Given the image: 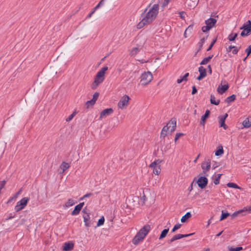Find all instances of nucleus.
<instances>
[{
    "instance_id": "nucleus-1",
    "label": "nucleus",
    "mask_w": 251,
    "mask_h": 251,
    "mask_svg": "<svg viewBox=\"0 0 251 251\" xmlns=\"http://www.w3.org/2000/svg\"><path fill=\"white\" fill-rule=\"evenodd\" d=\"M159 5L154 4L149 9L146 8L141 15V21L137 24V28L141 29L145 25L151 23L156 18L158 13Z\"/></svg>"
},
{
    "instance_id": "nucleus-2",
    "label": "nucleus",
    "mask_w": 251,
    "mask_h": 251,
    "mask_svg": "<svg viewBox=\"0 0 251 251\" xmlns=\"http://www.w3.org/2000/svg\"><path fill=\"white\" fill-rule=\"evenodd\" d=\"M151 230V226L149 225H145L137 233L132 240V244L137 245L143 241L147 235Z\"/></svg>"
},
{
    "instance_id": "nucleus-3",
    "label": "nucleus",
    "mask_w": 251,
    "mask_h": 251,
    "mask_svg": "<svg viewBox=\"0 0 251 251\" xmlns=\"http://www.w3.org/2000/svg\"><path fill=\"white\" fill-rule=\"evenodd\" d=\"M176 121L175 120L171 119L166 125L164 126L161 132L160 138L162 140H165V137L169 134H171L172 132L174 131L176 128Z\"/></svg>"
},
{
    "instance_id": "nucleus-4",
    "label": "nucleus",
    "mask_w": 251,
    "mask_h": 251,
    "mask_svg": "<svg viewBox=\"0 0 251 251\" xmlns=\"http://www.w3.org/2000/svg\"><path fill=\"white\" fill-rule=\"evenodd\" d=\"M163 161L162 159H156L150 164L149 167L152 169V173L154 175L158 176L160 174L161 171V164Z\"/></svg>"
},
{
    "instance_id": "nucleus-5",
    "label": "nucleus",
    "mask_w": 251,
    "mask_h": 251,
    "mask_svg": "<svg viewBox=\"0 0 251 251\" xmlns=\"http://www.w3.org/2000/svg\"><path fill=\"white\" fill-rule=\"evenodd\" d=\"M152 74L150 72H144L141 75L140 83L142 85H146L152 80Z\"/></svg>"
},
{
    "instance_id": "nucleus-6",
    "label": "nucleus",
    "mask_w": 251,
    "mask_h": 251,
    "mask_svg": "<svg viewBox=\"0 0 251 251\" xmlns=\"http://www.w3.org/2000/svg\"><path fill=\"white\" fill-rule=\"evenodd\" d=\"M29 199L27 197L23 198L20 201H18L14 207L16 212H19L24 209L27 205Z\"/></svg>"
},
{
    "instance_id": "nucleus-7",
    "label": "nucleus",
    "mask_w": 251,
    "mask_h": 251,
    "mask_svg": "<svg viewBox=\"0 0 251 251\" xmlns=\"http://www.w3.org/2000/svg\"><path fill=\"white\" fill-rule=\"evenodd\" d=\"M247 23L248 24H244L240 28V29H243L241 33V36H246L251 34V21L248 20Z\"/></svg>"
},
{
    "instance_id": "nucleus-8",
    "label": "nucleus",
    "mask_w": 251,
    "mask_h": 251,
    "mask_svg": "<svg viewBox=\"0 0 251 251\" xmlns=\"http://www.w3.org/2000/svg\"><path fill=\"white\" fill-rule=\"evenodd\" d=\"M129 100L130 98L128 96L126 95H124L123 97H122V98L118 102V108L121 109L126 108L128 104V101Z\"/></svg>"
},
{
    "instance_id": "nucleus-9",
    "label": "nucleus",
    "mask_w": 251,
    "mask_h": 251,
    "mask_svg": "<svg viewBox=\"0 0 251 251\" xmlns=\"http://www.w3.org/2000/svg\"><path fill=\"white\" fill-rule=\"evenodd\" d=\"M203 173L206 175V173L209 171L211 168V161L209 159H205L201 165Z\"/></svg>"
},
{
    "instance_id": "nucleus-10",
    "label": "nucleus",
    "mask_w": 251,
    "mask_h": 251,
    "mask_svg": "<svg viewBox=\"0 0 251 251\" xmlns=\"http://www.w3.org/2000/svg\"><path fill=\"white\" fill-rule=\"evenodd\" d=\"M196 183L200 188L203 189L206 186L208 183V179L205 176H201L198 178L196 181Z\"/></svg>"
},
{
    "instance_id": "nucleus-11",
    "label": "nucleus",
    "mask_w": 251,
    "mask_h": 251,
    "mask_svg": "<svg viewBox=\"0 0 251 251\" xmlns=\"http://www.w3.org/2000/svg\"><path fill=\"white\" fill-rule=\"evenodd\" d=\"M82 213L83 214V218L84 222L85 223V226L86 227H89L91 225L90 213L87 211L86 208L83 209Z\"/></svg>"
},
{
    "instance_id": "nucleus-12",
    "label": "nucleus",
    "mask_w": 251,
    "mask_h": 251,
    "mask_svg": "<svg viewBox=\"0 0 251 251\" xmlns=\"http://www.w3.org/2000/svg\"><path fill=\"white\" fill-rule=\"evenodd\" d=\"M199 1V0H186L185 6L189 9L194 8L197 5Z\"/></svg>"
},
{
    "instance_id": "nucleus-13",
    "label": "nucleus",
    "mask_w": 251,
    "mask_h": 251,
    "mask_svg": "<svg viewBox=\"0 0 251 251\" xmlns=\"http://www.w3.org/2000/svg\"><path fill=\"white\" fill-rule=\"evenodd\" d=\"M84 203L83 202L79 203L76 205L74 210L71 212V215L72 216L77 215L81 210Z\"/></svg>"
},
{
    "instance_id": "nucleus-14",
    "label": "nucleus",
    "mask_w": 251,
    "mask_h": 251,
    "mask_svg": "<svg viewBox=\"0 0 251 251\" xmlns=\"http://www.w3.org/2000/svg\"><path fill=\"white\" fill-rule=\"evenodd\" d=\"M227 114H225L224 116H220L219 117V126L220 127H223L224 129H226L227 128V126L225 124V120L227 117Z\"/></svg>"
},
{
    "instance_id": "nucleus-15",
    "label": "nucleus",
    "mask_w": 251,
    "mask_h": 251,
    "mask_svg": "<svg viewBox=\"0 0 251 251\" xmlns=\"http://www.w3.org/2000/svg\"><path fill=\"white\" fill-rule=\"evenodd\" d=\"M108 70V67L104 66L102 67L100 71H99L97 75L96 76L98 78H100V79L104 80V75L105 73V72Z\"/></svg>"
},
{
    "instance_id": "nucleus-16",
    "label": "nucleus",
    "mask_w": 251,
    "mask_h": 251,
    "mask_svg": "<svg viewBox=\"0 0 251 251\" xmlns=\"http://www.w3.org/2000/svg\"><path fill=\"white\" fill-rule=\"evenodd\" d=\"M108 70V67L104 66L102 67L100 71H99L97 75L96 76L98 78H100V79L104 80V75L105 73V72Z\"/></svg>"
},
{
    "instance_id": "nucleus-17",
    "label": "nucleus",
    "mask_w": 251,
    "mask_h": 251,
    "mask_svg": "<svg viewBox=\"0 0 251 251\" xmlns=\"http://www.w3.org/2000/svg\"><path fill=\"white\" fill-rule=\"evenodd\" d=\"M105 0H100L99 3L93 8L92 11L87 15V18H91L92 15L95 13L97 9L104 5V1Z\"/></svg>"
},
{
    "instance_id": "nucleus-18",
    "label": "nucleus",
    "mask_w": 251,
    "mask_h": 251,
    "mask_svg": "<svg viewBox=\"0 0 251 251\" xmlns=\"http://www.w3.org/2000/svg\"><path fill=\"white\" fill-rule=\"evenodd\" d=\"M194 234V233H192L188 234H178L175 235L169 240V243H172L176 240H178V239H181L183 237H188L189 236L193 235Z\"/></svg>"
},
{
    "instance_id": "nucleus-19",
    "label": "nucleus",
    "mask_w": 251,
    "mask_h": 251,
    "mask_svg": "<svg viewBox=\"0 0 251 251\" xmlns=\"http://www.w3.org/2000/svg\"><path fill=\"white\" fill-rule=\"evenodd\" d=\"M74 244L71 242H65L62 246V250L65 251H70L73 249Z\"/></svg>"
},
{
    "instance_id": "nucleus-20",
    "label": "nucleus",
    "mask_w": 251,
    "mask_h": 251,
    "mask_svg": "<svg viewBox=\"0 0 251 251\" xmlns=\"http://www.w3.org/2000/svg\"><path fill=\"white\" fill-rule=\"evenodd\" d=\"M113 112V110L111 108L104 109L100 112V118L102 119L103 117H106L112 114Z\"/></svg>"
},
{
    "instance_id": "nucleus-21",
    "label": "nucleus",
    "mask_w": 251,
    "mask_h": 251,
    "mask_svg": "<svg viewBox=\"0 0 251 251\" xmlns=\"http://www.w3.org/2000/svg\"><path fill=\"white\" fill-rule=\"evenodd\" d=\"M216 22L217 20L212 18H210L205 21V25L209 26L210 28H212L213 27H214Z\"/></svg>"
},
{
    "instance_id": "nucleus-22",
    "label": "nucleus",
    "mask_w": 251,
    "mask_h": 251,
    "mask_svg": "<svg viewBox=\"0 0 251 251\" xmlns=\"http://www.w3.org/2000/svg\"><path fill=\"white\" fill-rule=\"evenodd\" d=\"M103 81V80L100 79V78H98L97 76H96L94 82L92 84L91 88L93 90H95L98 85L102 83Z\"/></svg>"
},
{
    "instance_id": "nucleus-23",
    "label": "nucleus",
    "mask_w": 251,
    "mask_h": 251,
    "mask_svg": "<svg viewBox=\"0 0 251 251\" xmlns=\"http://www.w3.org/2000/svg\"><path fill=\"white\" fill-rule=\"evenodd\" d=\"M76 201L75 200L72 198L69 199L63 204V208L66 209L73 206Z\"/></svg>"
},
{
    "instance_id": "nucleus-24",
    "label": "nucleus",
    "mask_w": 251,
    "mask_h": 251,
    "mask_svg": "<svg viewBox=\"0 0 251 251\" xmlns=\"http://www.w3.org/2000/svg\"><path fill=\"white\" fill-rule=\"evenodd\" d=\"M228 85L227 84L221 85V86H219L217 89V91L219 94H222L225 93L228 89Z\"/></svg>"
},
{
    "instance_id": "nucleus-25",
    "label": "nucleus",
    "mask_w": 251,
    "mask_h": 251,
    "mask_svg": "<svg viewBox=\"0 0 251 251\" xmlns=\"http://www.w3.org/2000/svg\"><path fill=\"white\" fill-rule=\"evenodd\" d=\"M70 167L69 164L65 162H63L60 165V169L62 170V173L64 172Z\"/></svg>"
},
{
    "instance_id": "nucleus-26",
    "label": "nucleus",
    "mask_w": 251,
    "mask_h": 251,
    "mask_svg": "<svg viewBox=\"0 0 251 251\" xmlns=\"http://www.w3.org/2000/svg\"><path fill=\"white\" fill-rule=\"evenodd\" d=\"M189 73H187L183 76H180V78L177 79V83L179 84V83H181L182 81H187V80H188L187 77L189 76Z\"/></svg>"
},
{
    "instance_id": "nucleus-27",
    "label": "nucleus",
    "mask_w": 251,
    "mask_h": 251,
    "mask_svg": "<svg viewBox=\"0 0 251 251\" xmlns=\"http://www.w3.org/2000/svg\"><path fill=\"white\" fill-rule=\"evenodd\" d=\"M249 211L250 212H251V206H249L248 208L247 207H245L243 209H241V210H240L238 211H236L232 215V216L233 217H235L237 214L241 213V212H245V211Z\"/></svg>"
},
{
    "instance_id": "nucleus-28",
    "label": "nucleus",
    "mask_w": 251,
    "mask_h": 251,
    "mask_svg": "<svg viewBox=\"0 0 251 251\" xmlns=\"http://www.w3.org/2000/svg\"><path fill=\"white\" fill-rule=\"evenodd\" d=\"M243 126L244 127L248 128L251 126V119L249 118H246L245 120L243 122Z\"/></svg>"
},
{
    "instance_id": "nucleus-29",
    "label": "nucleus",
    "mask_w": 251,
    "mask_h": 251,
    "mask_svg": "<svg viewBox=\"0 0 251 251\" xmlns=\"http://www.w3.org/2000/svg\"><path fill=\"white\" fill-rule=\"evenodd\" d=\"M220 100H216L215 96L213 95H211L210 102L211 104L217 105L220 103Z\"/></svg>"
},
{
    "instance_id": "nucleus-30",
    "label": "nucleus",
    "mask_w": 251,
    "mask_h": 251,
    "mask_svg": "<svg viewBox=\"0 0 251 251\" xmlns=\"http://www.w3.org/2000/svg\"><path fill=\"white\" fill-rule=\"evenodd\" d=\"M236 99V96L234 94L230 96H229L226 98L225 100L226 102L227 103H229L233 101H234Z\"/></svg>"
},
{
    "instance_id": "nucleus-31",
    "label": "nucleus",
    "mask_w": 251,
    "mask_h": 251,
    "mask_svg": "<svg viewBox=\"0 0 251 251\" xmlns=\"http://www.w3.org/2000/svg\"><path fill=\"white\" fill-rule=\"evenodd\" d=\"M213 55H211L208 57L204 58L200 63L201 65H205L208 63L213 57Z\"/></svg>"
},
{
    "instance_id": "nucleus-32",
    "label": "nucleus",
    "mask_w": 251,
    "mask_h": 251,
    "mask_svg": "<svg viewBox=\"0 0 251 251\" xmlns=\"http://www.w3.org/2000/svg\"><path fill=\"white\" fill-rule=\"evenodd\" d=\"M191 217V214L190 212H187L186 214L182 217L181 218V222L182 223H185L187 219L190 218Z\"/></svg>"
},
{
    "instance_id": "nucleus-33",
    "label": "nucleus",
    "mask_w": 251,
    "mask_h": 251,
    "mask_svg": "<svg viewBox=\"0 0 251 251\" xmlns=\"http://www.w3.org/2000/svg\"><path fill=\"white\" fill-rule=\"evenodd\" d=\"M169 230V228L164 229L161 232V233L160 235V236L159 237V239L160 240H161V239H163L164 238H165L166 236L167 233H168Z\"/></svg>"
},
{
    "instance_id": "nucleus-34",
    "label": "nucleus",
    "mask_w": 251,
    "mask_h": 251,
    "mask_svg": "<svg viewBox=\"0 0 251 251\" xmlns=\"http://www.w3.org/2000/svg\"><path fill=\"white\" fill-rule=\"evenodd\" d=\"M223 153H224V151H223V147L221 146H220L218 147V149L215 151V154L216 156H219V155H221L222 154H223Z\"/></svg>"
},
{
    "instance_id": "nucleus-35",
    "label": "nucleus",
    "mask_w": 251,
    "mask_h": 251,
    "mask_svg": "<svg viewBox=\"0 0 251 251\" xmlns=\"http://www.w3.org/2000/svg\"><path fill=\"white\" fill-rule=\"evenodd\" d=\"M95 102L93 101V100H88L86 103H85V106L86 107V108L87 109H89V108H92L93 105L95 104Z\"/></svg>"
},
{
    "instance_id": "nucleus-36",
    "label": "nucleus",
    "mask_w": 251,
    "mask_h": 251,
    "mask_svg": "<svg viewBox=\"0 0 251 251\" xmlns=\"http://www.w3.org/2000/svg\"><path fill=\"white\" fill-rule=\"evenodd\" d=\"M199 72L200 73V75H201L204 77L206 75V69L202 66H201L199 68Z\"/></svg>"
},
{
    "instance_id": "nucleus-37",
    "label": "nucleus",
    "mask_w": 251,
    "mask_h": 251,
    "mask_svg": "<svg viewBox=\"0 0 251 251\" xmlns=\"http://www.w3.org/2000/svg\"><path fill=\"white\" fill-rule=\"evenodd\" d=\"M139 50L140 49L138 48H133L130 51V55L135 56L139 52Z\"/></svg>"
},
{
    "instance_id": "nucleus-38",
    "label": "nucleus",
    "mask_w": 251,
    "mask_h": 251,
    "mask_svg": "<svg viewBox=\"0 0 251 251\" xmlns=\"http://www.w3.org/2000/svg\"><path fill=\"white\" fill-rule=\"evenodd\" d=\"M222 174H219L215 176V178L214 179L213 182L215 185H218L220 182V179L221 178Z\"/></svg>"
},
{
    "instance_id": "nucleus-39",
    "label": "nucleus",
    "mask_w": 251,
    "mask_h": 251,
    "mask_svg": "<svg viewBox=\"0 0 251 251\" xmlns=\"http://www.w3.org/2000/svg\"><path fill=\"white\" fill-rule=\"evenodd\" d=\"M237 35H238L237 33H231L228 35V39L230 41H233L235 40V39L237 37Z\"/></svg>"
},
{
    "instance_id": "nucleus-40",
    "label": "nucleus",
    "mask_w": 251,
    "mask_h": 251,
    "mask_svg": "<svg viewBox=\"0 0 251 251\" xmlns=\"http://www.w3.org/2000/svg\"><path fill=\"white\" fill-rule=\"evenodd\" d=\"M229 213L228 212H224L223 210L222 211V215L220 217V220L223 221L229 216Z\"/></svg>"
},
{
    "instance_id": "nucleus-41",
    "label": "nucleus",
    "mask_w": 251,
    "mask_h": 251,
    "mask_svg": "<svg viewBox=\"0 0 251 251\" xmlns=\"http://www.w3.org/2000/svg\"><path fill=\"white\" fill-rule=\"evenodd\" d=\"M227 186L230 188H233L235 189H240L241 188L238 186L236 184L233 182H229L227 184Z\"/></svg>"
},
{
    "instance_id": "nucleus-42",
    "label": "nucleus",
    "mask_w": 251,
    "mask_h": 251,
    "mask_svg": "<svg viewBox=\"0 0 251 251\" xmlns=\"http://www.w3.org/2000/svg\"><path fill=\"white\" fill-rule=\"evenodd\" d=\"M206 39H207V37H206L205 38L203 37L200 40V41L199 43V49L198 51L201 50V48H202V47L203 44L204 43L205 41L206 40Z\"/></svg>"
},
{
    "instance_id": "nucleus-43",
    "label": "nucleus",
    "mask_w": 251,
    "mask_h": 251,
    "mask_svg": "<svg viewBox=\"0 0 251 251\" xmlns=\"http://www.w3.org/2000/svg\"><path fill=\"white\" fill-rule=\"evenodd\" d=\"M104 218L103 216H102L100 219L97 223V226H100L104 224Z\"/></svg>"
},
{
    "instance_id": "nucleus-44",
    "label": "nucleus",
    "mask_w": 251,
    "mask_h": 251,
    "mask_svg": "<svg viewBox=\"0 0 251 251\" xmlns=\"http://www.w3.org/2000/svg\"><path fill=\"white\" fill-rule=\"evenodd\" d=\"M76 113L75 111H74L73 112L72 114H71L66 119V122H70V121H71L73 118L75 116V115H76Z\"/></svg>"
},
{
    "instance_id": "nucleus-45",
    "label": "nucleus",
    "mask_w": 251,
    "mask_h": 251,
    "mask_svg": "<svg viewBox=\"0 0 251 251\" xmlns=\"http://www.w3.org/2000/svg\"><path fill=\"white\" fill-rule=\"evenodd\" d=\"M147 200V198L146 196H145V194L143 193V195L141 197V199H140V202H141L142 204L144 205L145 203Z\"/></svg>"
},
{
    "instance_id": "nucleus-46",
    "label": "nucleus",
    "mask_w": 251,
    "mask_h": 251,
    "mask_svg": "<svg viewBox=\"0 0 251 251\" xmlns=\"http://www.w3.org/2000/svg\"><path fill=\"white\" fill-rule=\"evenodd\" d=\"M210 111L209 110H206L205 114L201 116V118L202 119H204L206 120V118L209 116L210 114Z\"/></svg>"
},
{
    "instance_id": "nucleus-47",
    "label": "nucleus",
    "mask_w": 251,
    "mask_h": 251,
    "mask_svg": "<svg viewBox=\"0 0 251 251\" xmlns=\"http://www.w3.org/2000/svg\"><path fill=\"white\" fill-rule=\"evenodd\" d=\"M216 40H217V38H215L213 40V41L211 43L210 46H209L208 48L207 49V51H209L212 49V47L213 46V45H214L215 42H216Z\"/></svg>"
},
{
    "instance_id": "nucleus-48",
    "label": "nucleus",
    "mask_w": 251,
    "mask_h": 251,
    "mask_svg": "<svg viewBox=\"0 0 251 251\" xmlns=\"http://www.w3.org/2000/svg\"><path fill=\"white\" fill-rule=\"evenodd\" d=\"M99 93H98V92L95 93L93 96V98H92V100H93V101L95 102H96V100H97V99L99 97Z\"/></svg>"
},
{
    "instance_id": "nucleus-49",
    "label": "nucleus",
    "mask_w": 251,
    "mask_h": 251,
    "mask_svg": "<svg viewBox=\"0 0 251 251\" xmlns=\"http://www.w3.org/2000/svg\"><path fill=\"white\" fill-rule=\"evenodd\" d=\"M181 225L180 224H176L173 227V228L172 229V231L173 232H174L177 229H179L180 226H181Z\"/></svg>"
},
{
    "instance_id": "nucleus-50",
    "label": "nucleus",
    "mask_w": 251,
    "mask_h": 251,
    "mask_svg": "<svg viewBox=\"0 0 251 251\" xmlns=\"http://www.w3.org/2000/svg\"><path fill=\"white\" fill-rule=\"evenodd\" d=\"M211 28L209 26H208L206 25L203 26L201 28V30L202 32H206L209 31Z\"/></svg>"
},
{
    "instance_id": "nucleus-51",
    "label": "nucleus",
    "mask_w": 251,
    "mask_h": 251,
    "mask_svg": "<svg viewBox=\"0 0 251 251\" xmlns=\"http://www.w3.org/2000/svg\"><path fill=\"white\" fill-rule=\"evenodd\" d=\"M183 135H184V134L182 133H177L176 134V136L175 137V141H176L180 136H182Z\"/></svg>"
},
{
    "instance_id": "nucleus-52",
    "label": "nucleus",
    "mask_w": 251,
    "mask_h": 251,
    "mask_svg": "<svg viewBox=\"0 0 251 251\" xmlns=\"http://www.w3.org/2000/svg\"><path fill=\"white\" fill-rule=\"evenodd\" d=\"M245 52L247 53V56H249L251 53V45H250L248 48L246 49Z\"/></svg>"
},
{
    "instance_id": "nucleus-53",
    "label": "nucleus",
    "mask_w": 251,
    "mask_h": 251,
    "mask_svg": "<svg viewBox=\"0 0 251 251\" xmlns=\"http://www.w3.org/2000/svg\"><path fill=\"white\" fill-rule=\"evenodd\" d=\"M242 249V248L241 247H236L234 248H229V251H239L240 250H241Z\"/></svg>"
},
{
    "instance_id": "nucleus-54",
    "label": "nucleus",
    "mask_w": 251,
    "mask_h": 251,
    "mask_svg": "<svg viewBox=\"0 0 251 251\" xmlns=\"http://www.w3.org/2000/svg\"><path fill=\"white\" fill-rule=\"evenodd\" d=\"M6 184L5 180H2L0 181V190H1L3 189Z\"/></svg>"
},
{
    "instance_id": "nucleus-55",
    "label": "nucleus",
    "mask_w": 251,
    "mask_h": 251,
    "mask_svg": "<svg viewBox=\"0 0 251 251\" xmlns=\"http://www.w3.org/2000/svg\"><path fill=\"white\" fill-rule=\"evenodd\" d=\"M197 93V89H196V87L195 86H193L192 87V94L194 95L196 93Z\"/></svg>"
},
{
    "instance_id": "nucleus-56",
    "label": "nucleus",
    "mask_w": 251,
    "mask_h": 251,
    "mask_svg": "<svg viewBox=\"0 0 251 251\" xmlns=\"http://www.w3.org/2000/svg\"><path fill=\"white\" fill-rule=\"evenodd\" d=\"M239 51V49H237L235 47V48L233 49V50H232V52L234 54H236L237 53V52Z\"/></svg>"
},
{
    "instance_id": "nucleus-57",
    "label": "nucleus",
    "mask_w": 251,
    "mask_h": 251,
    "mask_svg": "<svg viewBox=\"0 0 251 251\" xmlns=\"http://www.w3.org/2000/svg\"><path fill=\"white\" fill-rule=\"evenodd\" d=\"M92 195V194L91 193H88V194H85V195H84L81 199L80 200H83L84 199V198H87V197H89L90 196H91Z\"/></svg>"
},
{
    "instance_id": "nucleus-58",
    "label": "nucleus",
    "mask_w": 251,
    "mask_h": 251,
    "mask_svg": "<svg viewBox=\"0 0 251 251\" xmlns=\"http://www.w3.org/2000/svg\"><path fill=\"white\" fill-rule=\"evenodd\" d=\"M179 14H180V17H181V19H184V16H183V15L185 14V12H179Z\"/></svg>"
},
{
    "instance_id": "nucleus-59",
    "label": "nucleus",
    "mask_w": 251,
    "mask_h": 251,
    "mask_svg": "<svg viewBox=\"0 0 251 251\" xmlns=\"http://www.w3.org/2000/svg\"><path fill=\"white\" fill-rule=\"evenodd\" d=\"M235 48V46H230L228 47V49H227V50L228 51H230L232 49H234Z\"/></svg>"
},
{
    "instance_id": "nucleus-60",
    "label": "nucleus",
    "mask_w": 251,
    "mask_h": 251,
    "mask_svg": "<svg viewBox=\"0 0 251 251\" xmlns=\"http://www.w3.org/2000/svg\"><path fill=\"white\" fill-rule=\"evenodd\" d=\"M204 77V76L202 75H200L199 76L197 77V79L198 80H201Z\"/></svg>"
},
{
    "instance_id": "nucleus-61",
    "label": "nucleus",
    "mask_w": 251,
    "mask_h": 251,
    "mask_svg": "<svg viewBox=\"0 0 251 251\" xmlns=\"http://www.w3.org/2000/svg\"><path fill=\"white\" fill-rule=\"evenodd\" d=\"M205 120L202 119V118H201V120L200 122V125H201L202 126H204V124H205Z\"/></svg>"
},
{
    "instance_id": "nucleus-62",
    "label": "nucleus",
    "mask_w": 251,
    "mask_h": 251,
    "mask_svg": "<svg viewBox=\"0 0 251 251\" xmlns=\"http://www.w3.org/2000/svg\"><path fill=\"white\" fill-rule=\"evenodd\" d=\"M208 72L210 73V74H212V69H211V66L210 65H209L208 66Z\"/></svg>"
},
{
    "instance_id": "nucleus-63",
    "label": "nucleus",
    "mask_w": 251,
    "mask_h": 251,
    "mask_svg": "<svg viewBox=\"0 0 251 251\" xmlns=\"http://www.w3.org/2000/svg\"><path fill=\"white\" fill-rule=\"evenodd\" d=\"M20 194V191H19L18 192H17V193L15 194V195L14 196V198H16L18 196V195H19Z\"/></svg>"
},
{
    "instance_id": "nucleus-64",
    "label": "nucleus",
    "mask_w": 251,
    "mask_h": 251,
    "mask_svg": "<svg viewBox=\"0 0 251 251\" xmlns=\"http://www.w3.org/2000/svg\"><path fill=\"white\" fill-rule=\"evenodd\" d=\"M200 155V154H199V155L197 156V157L195 158V159L194 160V162L195 163H196V162H197V160H198V159L199 158V157Z\"/></svg>"
}]
</instances>
